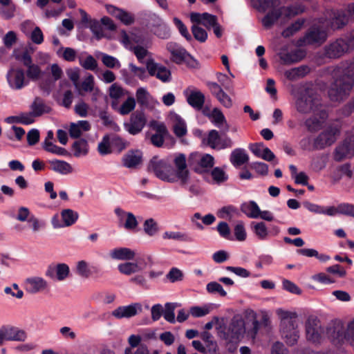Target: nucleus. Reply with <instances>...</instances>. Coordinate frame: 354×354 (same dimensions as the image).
I'll return each instance as SVG.
<instances>
[{"label": "nucleus", "mask_w": 354, "mask_h": 354, "mask_svg": "<svg viewBox=\"0 0 354 354\" xmlns=\"http://www.w3.org/2000/svg\"><path fill=\"white\" fill-rule=\"evenodd\" d=\"M333 78L328 97L333 102L343 101L354 88V57L338 65L333 71Z\"/></svg>", "instance_id": "1"}, {"label": "nucleus", "mask_w": 354, "mask_h": 354, "mask_svg": "<svg viewBox=\"0 0 354 354\" xmlns=\"http://www.w3.org/2000/svg\"><path fill=\"white\" fill-rule=\"evenodd\" d=\"M322 106L320 97L315 89L306 87L299 91L295 100V107L299 113L306 114L318 112L320 119L326 120L328 113L322 109Z\"/></svg>", "instance_id": "2"}, {"label": "nucleus", "mask_w": 354, "mask_h": 354, "mask_svg": "<svg viewBox=\"0 0 354 354\" xmlns=\"http://www.w3.org/2000/svg\"><path fill=\"white\" fill-rule=\"evenodd\" d=\"M277 313L281 319L280 332L283 339L289 346L296 344L299 337L297 324V313L282 309L277 310Z\"/></svg>", "instance_id": "3"}, {"label": "nucleus", "mask_w": 354, "mask_h": 354, "mask_svg": "<svg viewBox=\"0 0 354 354\" xmlns=\"http://www.w3.org/2000/svg\"><path fill=\"white\" fill-rule=\"evenodd\" d=\"M149 172L153 173L159 179L169 182H176L175 170L172 165L165 159H160L158 156H153L149 162L147 166Z\"/></svg>", "instance_id": "4"}, {"label": "nucleus", "mask_w": 354, "mask_h": 354, "mask_svg": "<svg viewBox=\"0 0 354 354\" xmlns=\"http://www.w3.org/2000/svg\"><path fill=\"white\" fill-rule=\"evenodd\" d=\"M223 338L228 342L237 344L243 337L245 333L244 320L239 317H234L229 326L223 330Z\"/></svg>", "instance_id": "5"}, {"label": "nucleus", "mask_w": 354, "mask_h": 354, "mask_svg": "<svg viewBox=\"0 0 354 354\" xmlns=\"http://www.w3.org/2000/svg\"><path fill=\"white\" fill-rule=\"evenodd\" d=\"M327 37V32L323 28L314 25L310 26L305 35L297 40V45L299 46L321 45L325 42Z\"/></svg>", "instance_id": "6"}, {"label": "nucleus", "mask_w": 354, "mask_h": 354, "mask_svg": "<svg viewBox=\"0 0 354 354\" xmlns=\"http://www.w3.org/2000/svg\"><path fill=\"white\" fill-rule=\"evenodd\" d=\"M350 50H352V48L347 38H339L325 46L324 55L330 59H337Z\"/></svg>", "instance_id": "7"}, {"label": "nucleus", "mask_w": 354, "mask_h": 354, "mask_svg": "<svg viewBox=\"0 0 354 354\" xmlns=\"http://www.w3.org/2000/svg\"><path fill=\"white\" fill-rule=\"evenodd\" d=\"M149 127L155 130L156 133L151 137V142L156 147H161L164 144L165 138L169 139L174 145L175 139L169 134L165 124L162 122H158L156 120H151L149 122Z\"/></svg>", "instance_id": "8"}, {"label": "nucleus", "mask_w": 354, "mask_h": 354, "mask_svg": "<svg viewBox=\"0 0 354 354\" xmlns=\"http://www.w3.org/2000/svg\"><path fill=\"white\" fill-rule=\"evenodd\" d=\"M326 335L331 343L336 346H341L346 341L347 330H345L344 324L340 321H335L326 328Z\"/></svg>", "instance_id": "9"}, {"label": "nucleus", "mask_w": 354, "mask_h": 354, "mask_svg": "<svg viewBox=\"0 0 354 354\" xmlns=\"http://www.w3.org/2000/svg\"><path fill=\"white\" fill-rule=\"evenodd\" d=\"M147 123V118L143 111H136L133 113L129 122L124 123L125 130L131 135L135 136L140 133Z\"/></svg>", "instance_id": "10"}, {"label": "nucleus", "mask_w": 354, "mask_h": 354, "mask_svg": "<svg viewBox=\"0 0 354 354\" xmlns=\"http://www.w3.org/2000/svg\"><path fill=\"white\" fill-rule=\"evenodd\" d=\"M277 56L281 64L291 65L301 61L306 56V52L299 48L288 51V47L285 46L279 49Z\"/></svg>", "instance_id": "11"}, {"label": "nucleus", "mask_w": 354, "mask_h": 354, "mask_svg": "<svg viewBox=\"0 0 354 354\" xmlns=\"http://www.w3.org/2000/svg\"><path fill=\"white\" fill-rule=\"evenodd\" d=\"M6 79L9 86L15 90H20L27 86L29 81L25 78L24 71L21 68H11L7 73Z\"/></svg>", "instance_id": "12"}, {"label": "nucleus", "mask_w": 354, "mask_h": 354, "mask_svg": "<svg viewBox=\"0 0 354 354\" xmlns=\"http://www.w3.org/2000/svg\"><path fill=\"white\" fill-rule=\"evenodd\" d=\"M146 67L151 76H155L162 82H169L171 81V74L167 67L156 63L153 59L147 61Z\"/></svg>", "instance_id": "13"}, {"label": "nucleus", "mask_w": 354, "mask_h": 354, "mask_svg": "<svg viewBox=\"0 0 354 354\" xmlns=\"http://www.w3.org/2000/svg\"><path fill=\"white\" fill-rule=\"evenodd\" d=\"M306 333L308 340L313 342H319L324 333L320 321L317 318L309 317L306 322Z\"/></svg>", "instance_id": "14"}, {"label": "nucleus", "mask_w": 354, "mask_h": 354, "mask_svg": "<svg viewBox=\"0 0 354 354\" xmlns=\"http://www.w3.org/2000/svg\"><path fill=\"white\" fill-rule=\"evenodd\" d=\"M69 273V266L64 263H61L56 266L49 265L46 270L45 275L53 280L64 281L68 277Z\"/></svg>", "instance_id": "15"}, {"label": "nucleus", "mask_w": 354, "mask_h": 354, "mask_svg": "<svg viewBox=\"0 0 354 354\" xmlns=\"http://www.w3.org/2000/svg\"><path fill=\"white\" fill-rule=\"evenodd\" d=\"M80 14L82 24H84V28H90L97 40L104 37L102 26L98 20L90 18L88 14L83 10H80Z\"/></svg>", "instance_id": "16"}, {"label": "nucleus", "mask_w": 354, "mask_h": 354, "mask_svg": "<svg viewBox=\"0 0 354 354\" xmlns=\"http://www.w3.org/2000/svg\"><path fill=\"white\" fill-rule=\"evenodd\" d=\"M336 129H327L317 136L313 140V149H323L326 146H330L336 140Z\"/></svg>", "instance_id": "17"}, {"label": "nucleus", "mask_w": 354, "mask_h": 354, "mask_svg": "<svg viewBox=\"0 0 354 354\" xmlns=\"http://www.w3.org/2000/svg\"><path fill=\"white\" fill-rule=\"evenodd\" d=\"M143 153L140 149L129 150L122 157V165L128 169H136L142 163Z\"/></svg>", "instance_id": "18"}, {"label": "nucleus", "mask_w": 354, "mask_h": 354, "mask_svg": "<svg viewBox=\"0 0 354 354\" xmlns=\"http://www.w3.org/2000/svg\"><path fill=\"white\" fill-rule=\"evenodd\" d=\"M174 165L177 169L175 171L176 181L177 179L180 180L181 184L185 185L189 179V172L187 169L186 157L183 153H179L174 160Z\"/></svg>", "instance_id": "19"}, {"label": "nucleus", "mask_w": 354, "mask_h": 354, "mask_svg": "<svg viewBox=\"0 0 354 354\" xmlns=\"http://www.w3.org/2000/svg\"><path fill=\"white\" fill-rule=\"evenodd\" d=\"M76 273L83 278L97 277L100 273V268L97 265H90L84 260L79 261L76 264Z\"/></svg>", "instance_id": "20"}, {"label": "nucleus", "mask_w": 354, "mask_h": 354, "mask_svg": "<svg viewBox=\"0 0 354 354\" xmlns=\"http://www.w3.org/2000/svg\"><path fill=\"white\" fill-rule=\"evenodd\" d=\"M142 311V306L139 303H134L128 306H122L112 312V315L117 319L130 318Z\"/></svg>", "instance_id": "21"}, {"label": "nucleus", "mask_w": 354, "mask_h": 354, "mask_svg": "<svg viewBox=\"0 0 354 354\" xmlns=\"http://www.w3.org/2000/svg\"><path fill=\"white\" fill-rule=\"evenodd\" d=\"M167 49L171 55V60L176 64H181L185 61L187 55V50L176 42H169L167 44Z\"/></svg>", "instance_id": "22"}, {"label": "nucleus", "mask_w": 354, "mask_h": 354, "mask_svg": "<svg viewBox=\"0 0 354 354\" xmlns=\"http://www.w3.org/2000/svg\"><path fill=\"white\" fill-rule=\"evenodd\" d=\"M330 18V26L333 30L342 28L349 20L346 12L343 10H333Z\"/></svg>", "instance_id": "23"}, {"label": "nucleus", "mask_w": 354, "mask_h": 354, "mask_svg": "<svg viewBox=\"0 0 354 354\" xmlns=\"http://www.w3.org/2000/svg\"><path fill=\"white\" fill-rule=\"evenodd\" d=\"M114 212L120 220H122L124 216L126 217V220L124 223V227L126 230L133 231L136 229L138 225V221H137L136 216L132 212H125L120 207L115 208Z\"/></svg>", "instance_id": "24"}, {"label": "nucleus", "mask_w": 354, "mask_h": 354, "mask_svg": "<svg viewBox=\"0 0 354 354\" xmlns=\"http://www.w3.org/2000/svg\"><path fill=\"white\" fill-rule=\"evenodd\" d=\"M26 284V290L33 294L42 291L47 287L46 281L39 277L28 278Z\"/></svg>", "instance_id": "25"}, {"label": "nucleus", "mask_w": 354, "mask_h": 354, "mask_svg": "<svg viewBox=\"0 0 354 354\" xmlns=\"http://www.w3.org/2000/svg\"><path fill=\"white\" fill-rule=\"evenodd\" d=\"M31 114L35 117H39L44 113H49L51 111V108L45 104L44 100L39 97H36L30 105Z\"/></svg>", "instance_id": "26"}, {"label": "nucleus", "mask_w": 354, "mask_h": 354, "mask_svg": "<svg viewBox=\"0 0 354 354\" xmlns=\"http://www.w3.org/2000/svg\"><path fill=\"white\" fill-rule=\"evenodd\" d=\"M241 211L250 218H258L261 214V209L258 204L254 201L245 202L241 205Z\"/></svg>", "instance_id": "27"}, {"label": "nucleus", "mask_w": 354, "mask_h": 354, "mask_svg": "<svg viewBox=\"0 0 354 354\" xmlns=\"http://www.w3.org/2000/svg\"><path fill=\"white\" fill-rule=\"evenodd\" d=\"M230 160L234 167H240L249 160V156L241 148L233 150L230 154Z\"/></svg>", "instance_id": "28"}, {"label": "nucleus", "mask_w": 354, "mask_h": 354, "mask_svg": "<svg viewBox=\"0 0 354 354\" xmlns=\"http://www.w3.org/2000/svg\"><path fill=\"white\" fill-rule=\"evenodd\" d=\"M310 72L308 66L302 65L299 67L287 70L284 73L286 78L290 81H295L305 77Z\"/></svg>", "instance_id": "29"}, {"label": "nucleus", "mask_w": 354, "mask_h": 354, "mask_svg": "<svg viewBox=\"0 0 354 354\" xmlns=\"http://www.w3.org/2000/svg\"><path fill=\"white\" fill-rule=\"evenodd\" d=\"M352 145L351 142L344 140L343 142L339 145L334 151V160L337 162L342 161L351 152Z\"/></svg>", "instance_id": "30"}, {"label": "nucleus", "mask_w": 354, "mask_h": 354, "mask_svg": "<svg viewBox=\"0 0 354 354\" xmlns=\"http://www.w3.org/2000/svg\"><path fill=\"white\" fill-rule=\"evenodd\" d=\"M205 100L204 94L199 91H191L187 98L188 104L196 110H201L203 107Z\"/></svg>", "instance_id": "31"}, {"label": "nucleus", "mask_w": 354, "mask_h": 354, "mask_svg": "<svg viewBox=\"0 0 354 354\" xmlns=\"http://www.w3.org/2000/svg\"><path fill=\"white\" fill-rule=\"evenodd\" d=\"M136 97L138 104L144 108H149L154 101L151 94L143 87L137 89Z\"/></svg>", "instance_id": "32"}, {"label": "nucleus", "mask_w": 354, "mask_h": 354, "mask_svg": "<svg viewBox=\"0 0 354 354\" xmlns=\"http://www.w3.org/2000/svg\"><path fill=\"white\" fill-rule=\"evenodd\" d=\"M6 339L8 341H25L26 333L24 330L16 327H3Z\"/></svg>", "instance_id": "33"}, {"label": "nucleus", "mask_w": 354, "mask_h": 354, "mask_svg": "<svg viewBox=\"0 0 354 354\" xmlns=\"http://www.w3.org/2000/svg\"><path fill=\"white\" fill-rule=\"evenodd\" d=\"M214 165V157L210 154L206 153L201 158L197 166L194 168V171L198 174L207 172L210 168L213 167Z\"/></svg>", "instance_id": "34"}, {"label": "nucleus", "mask_w": 354, "mask_h": 354, "mask_svg": "<svg viewBox=\"0 0 354 354\" xmlns=\"http://www.w3.org/2000/svg\"><path fill=\"white\" fill-rule=\"evenodd\" d=\"M49 164L50 169L63 175L70 174L73 171L71 165L64 160L55 159L49 160Z\"/></svg>", "instance_id": "35"}, {"label": "nucleus", "mask_w": 354, "mask_h": 354, "mask_svg": "<svg viewBox=\"0 0 354 354\" xmlns=\"http://www.w3.org/2000/svg\"><path fill=\"white\" fill-rule=\"evenodd\" d=\"M111 257L118 260H132L134 259L135 252L127 248H118L113 249L110 253Z\"/></svg>", "instance_id": "36"}, {"label": "nucleus", "mask_w": 354, "mask_h": 354, "mask_svg": "<svg viewBox=\"0 0 354 354\" xmlns=\"http://www.w3.org/2000/svg\"><path fill=\"white\" fill-rule=\"evenodd\" d=\"M209 118H212V122L215 126L220 128L223 124H225V129L223 133H226L229 131L230 127L227 123L225 115L222 111L218 108H214L212 111Z\"/></svg>", "instance_id": "37"}, {"label": "nucleus", "mask_w": 354, "mask_h": 354, "mask_svg": "<svg viewBox=\"0 0 354 354\" xmlns=\"http://www.w3.org/2000/svg\"><path fill=\"white\" fill-rule=\"evenodd\" d=\"M250 227L252 232L261 241L266 240L269 234L268 230L264 222H254L250 223Z\"/></svg>", "instance_id": "38"}, {"label": "nucleus", "mask_w": 354, "mask_h": 354, "mask_svg": "<svg viewBox=\"0 0 354 354\" xmlns=\"http://www.w3.org/2000/svg\"><path fill=\"white\" fill-rule=\"evenodd\" d=\"M72 149L74 151V156L75 157L86 155L88 151V145L86 140L80 138L75 141L72 145Z\"/></svg>", "instance_id": "39"}, {"label": "nucleus", "mask_w": 354, "mask_h": 354, "mask_svg": "<svg viewBox=\"0 0 354 354\" xmlns=\"http://www.w3.org/2000/svg\"><path fill=\"white\" fill-rule=\"evenodd\" d=\"M118 270L122 274L130 275L133 273L140 271L142 268L140 266L139 261L137 263L126 262L118 265Z\"/></svg>", "instance_id": "40"}, {"label": "nucleus", "mask_w": 354, "mask_h": 354, "mask_svg": "<svg viewBox=\"0 0 354 354\" xmlns=\"http://www.w3.org/2000/svg\"><path fill=\"white\" fill-rule=\"evenodd\" d=\"M282 12L279 10H274L268 12L263 18L262 24L266 28H270L281 17Z\"/></svg>", "instance_id": "41"}, {"label": "nucleus", "mask_w": 354, "mask_h": 354, "mask_svg": "<svg viewBox=\"0 0 354 354\" xmlns=\"http://www.w3.org/2000/svg\"><path fill=\"white\" fill-rule=\"evenodd\" d=\"M282 15L285 17L290 18L305 12L306 7L300 3H296L286 7L282 8Z\"/></svg>", "instance_id": "42"}, {"label": "nucleus", "mask_w": 354, "mask_h": 354, "mask_svg": "<svg viewBox=\"0 0 354 354\" xmlns=\"http://www.w3.org/2000/svg\"><path fill=\"white\" fill-rule=\"evenodd\" d=\"M62 218L64 226L68 227L73 225L78 219L79 214L71 209H65L61 212Z\"/></svg>", "instance_id": "43"}, {"label": "nucleus", "mask_w": 354, "mask_h": 354, "mask_svg": "<svg viewBox=\"0 0 354 354\" xmlns=\"http://www.w3.org/2000/svg\"><path fill=\"white\" fill-rule=\"evenodd\" d=\"M304 23V19H297L294 23L291 24L289 26H288L286 28H285L282 31L281 35L284 38H289L293 36L297 32H298L302 28Z\"/></svg>", "instance_id": "44"}, {"label": "nucleus", "mask_w": 354, "mask_h": 354, "mask_svg": "<svg viewBox=\"0 0 354 354\" xmlns=\"http://www.w3.org/2000/svg\"><path fill=\"white\" fill-rule=\"evenodd\" d=\"M143 230L146 234L149 236H153L158 233L159 228L157 222L151 218L145 220L144 222Z\"/></svg>", "instance_id": "45"}, {"label": "nucleus", "mask_w": 354, "mask_h": 354, "mask_svg": "<svg viewBox=\"0 0 354 354\" xmlns=\"http://www.w3.org/2000/svg\"><path fill=\"white\" fill-rule=\"evenodd\" d=\"M162 238L164 239H174L185 242L192 241V238L188 234L180 232H165L162 235Z\"/></svg>", "instance_id": "46"}, {"label": "nucleus", "mask_w": 354, "mask_h": 354, "mask_svg": "<svg viewBox=\"0 0 354 354\" xmlns=\"http://www.w3.org/2000/svg\"><path fill=\"white\" fill-rule=\"evenodd\" d=\"M0 8V15L4 19L8 20L14 17L15 12V5L10 0L7 5H1Z\"/></svg>", "instance_id": "47"}, {"label": "nucleus", "mask_w": 354, "mask_h": 354, "mask_svg": "<svg viewBox=\"0 0 354 354\" xmlns=\"http://www.w3.org/2000/svg\"><path fill=\"white\" fill-rule=\"evenodd\" d=\"M322 120L317 119L316 117H311L308 118L304 124L308 131L310 132H316L322 129V124L325 120Z\"/></svg>", "instance_id": "48"}, {"label": "nucleus", "mask_w": 354, "mask_h": 354, "mask_svg": "<svg viewBox=\"0 0 354 354\" xmlns=\"http://www.w3.org/2000/svg\"><path fill=\"white\" fill-rule=\"evenodd\" d=\"M111 140L109 135H106L102 138V141L98 144V152L102 155H107L111 153Z\"/></svg>", "instance_id": "49"}, {"label": "nucleus", "mask_w": 354, "mask_h": 354, "mask_svg": "<svg viewBox=\"0 0 354 354\" xmlns=\"http://www.w3.org/2000/svg\"><path fill=\"white\" fill-rule=\"evenodd\" d=\"M165 308L163 310V317L166 321L171 324H174L176 322L174 310L176 307L175 303H166Z\"/></svg>", "instance_id": "50"}, {"label": "nucleus", "mask_w": 354, "mask_h": 354, "mask_svg": "<svg viewBox=\"0 0 354 354\" xmlns=\"http://www.w3.org/2000/svg\"><path fill=\"white\" fill-rule=\"evenodd\" d=\"M135 107L136 100L133 97H128L119 109V113L122 115H127L131 112Z\"/></svg>", "instance_id": "51"}, {"label": "nucleus", "mask_w": 354, "mask_h": 354, "mask_svg": "<svg viewBox=\"0 0 354 354\" xmlns=\"http://www.w3.org/2000/svg\"><path fill=\"white\" fill-rule=\"evenodd\" d=\"M111 147L115 149L119 153L123 151L129 145V142L117 135L111 137Z\"/></svg>", "instance_id": "52"}, {"label": "nucleus", "mask_w": 354, "mask_h": 354, "mask_svg": "<svg viewBox=\"0 0 354 354\" xmlns=\"http://www.w3.org/2000/svg\"><path fill=\"white\" fill-rule=\"evenodd\" d=\"M237 212V208L232 205L221 207L217 213L219 218L223 219H231L232 214Z\"/></svg>", "instance_id": "53"}, {"label": "nucleus", "mask_w": 354, "mask_h": 354, "mask_svg": "<svg viewBox=\"0 0 354 354\" xmlns=\"http://www.w3.org/2000/svg\"><path fill=\"white\" fill-rule=\"evenodd\" d=\"M45 151L58 155V156H69V153L66 149L64 148H62L61 147H59L53 142H46V147H45Z\"/></svg>", "instance_id": "54"}, {"label": "nucleus", "mask_w": 354, "mask_h": 354, "mask_svg": "<svg viewBox=\"0 0 354 354\" xmlns=\"http://www.w3.org/2000/svg\"><path fill=\"white\" fill-rule=\"evenodd\" d=\"M211 176L214 181L217 183H221L228 179V176L223 169L216 167L211 171Z\"/></svg>", "instance_id": "55"}, {"label": "nucleus", "mask_w": 354, "mask_h": 354, "mask_svg": "<svg viewBox=\"0 0 354 354\" xmlns=\"http://www.w3.org/2000/svg\"><path fill=\"white\" fill-rule=\"evenodd\" d=\"M187 132V126L185 121L179 118L174 125V133L177 137L181 138L185 136Z\"/></svg>", "instance_id": "56"}, {"label": "nucleus", "mask_w": 354, "mask_h": 354, "mask_svg": "<svg viewBox=\"0 0 354 354\" xmlns=\"http://www.w3.org/2000/svg\"><path fill=\"white\" fill-rule=\"evenodd\" d=\"M192 32L194 38L200 42H205L207 39L206 30L198 26L193 25Z\"/></svg>", "instance_id": "57"}, {"label": "nucleus", "mask_w": 354, "mask_h": 354, "mask_svg": "<svg viewBox=\"0 0 354 354\" xmlns=\"http://www.w3.org/2000/svg\"><path fill=\"white\" fill-rule=\"evenodd\" d=\"M206 289L209 293L218 292L221 297H225L227 295V292L223 289V286L216 281L208 283Z\"/></svg>", "instance_id": "58"}, {"label": "nucleus", "mask_w": 354, "mask_h": 354, "mask_svg": "<svg viewBox=\"0 0 354 354\" xmlns=\"http://www.w3.org/2000/svg\"><path fill=\"white\" fill-rule=\"evenodd\" d=\"M98 115L102 120V123L105 127H109L113 129L119 128L117 124L111 118L106 110H100Z\"/></svg>", "instance_id": "59"}, {"label": "nucleus", "mask_w": 354, "mask_h": 354, "mask_svg": "<svg viewBox=\"0 0 354 354\" xmlns=\"http://www.w3.org/2000/svg\"><path fill=\"white\" fill-rule=\"evenodd\" d=\"M151 31L160 39H166L170 37L169 28L165 23L155 29H151Z\"/></svg>", "instance_id": "60"}, {"label": "nucleus", "mask_w": 354, "mask_h": 354, "mask_svg": "<svg viewBox=\"0 0 354 354\" xmlns=\"http://www.w3.org/2000/svg\"><path fill=\"white\" fill-rule=\"evenodd\" d=\"M338 214L354 218V204L342 203L338 205Z\"/></svg>", "instance_id": "61"}, {"label": "nucleus", "mask_w": 354, "mask_h": 354, "mask_svg": "<svg viewBox=\"0 0 354 354\" xmlns=\"http://www.w3.org/2000/svg\"><path fill=\"white\" fill-rule=\"evenodd\" d=\"M174 23L183 37H184L189 41L192 39V37L189 33L187 27L180 19L174 17Z\"/></svg>", "instance_id": "62"}, {"label": "nucleus", "mask_w": 354, "mask_h": 354, "mask_svg": "<svg viewBox=\"0 0 354 354\" xmlns=\"http://www.w3.org/2000/svg\"><path fill=\"white\" fill-rule=\"evenodd\" d=\"M80 64L86 70L94 71L97 67V62L92 55H88L84 60L80 59Z\"/></svg>", "instance_id": "63"}, {"label": "nucleus", "mask_w": 354, "mask_h": 354, "mask_svg": "<svg viewBox=\"0 0 354 354\" xmlns=\"http://www.w3.org/2000/svg\"><path fill=\"white\" fill-rule=\"evenodd\" d=\"M216 230L221 237L228 240L232 239L230 236V228L226 222H220L216 227Z\"/></svg>", "instance_id": "64"}]
</instances>
